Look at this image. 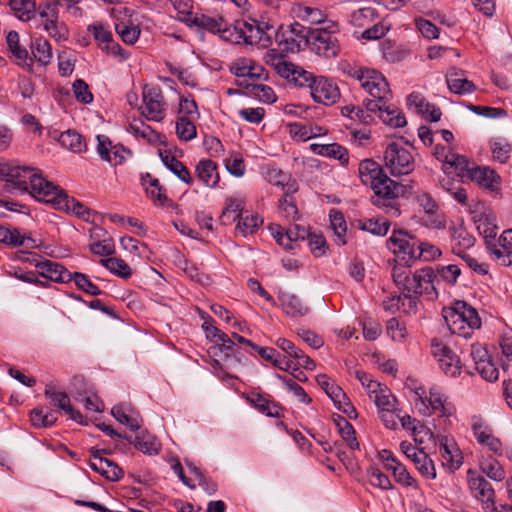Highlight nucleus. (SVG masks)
Wrapping results in <instances>:
<instances>
[{"label":"nucleus","mask_w":512,"mask_h":512,"mask_svg":"<svg viewBox=\"0 0 512 512\" xmlns=\"http://www.w3.org/2000/svg\"><path fill=\"white\" fill-rule=\"evenodd\" d=\"M359 177L364 185L370 186L374 192L372 203L385 209L391 217H398L400 209L396 199L403 192V187L390 179L382 167L372 159H364L359 163Z\"/></svg>","instance_id":"1"},{"label":"nucleus","mask_w":512,"mask_h":512,"mask_svg":"<svg viewBox=\"0 0 512 512\" xmlns=\"http://www.w3.org/2000/svg\"><path fill=\"white\" fill-rule=\"evenodd\" d=\"M4 180L17 192H28L38 201L45 202L51 196L54 183L45 179L41 171L30 166L9 164Z\"/></svg>","instance_id":"2"},{"label":"nucleus","mask_w":512,"mask_h":512,"mask_svg":"<svg viewBox=\"0 0 512 512\" xmlns=\"http://www.w3.org/2000/svg\"><path fill=\"white\" fill-rule=\"evenodd\" d=\"M442 316L450 332L459 337L469 339L482 322L477 310L465 301H455L451 306L442 309Z\"/></svg>","instance_id":"3"},{"label":"nucleus","mask_w":512,"mask_h":512,"mask_svg":"<svg viewBox=\"0 0 512 512\" xmlns=\"http://www.w3.org/2000/svg\"><path fill=\"white\" fill-rule=\"evenodd\" d=\"M278 25L277 21L266 15L253 19L251 23H239L233 28L234 42L239 43L243 40L247 44L266 48L272 44L274 38L282 39L281 34L277 32Z\"/></svg>","instance_id":"4"},{"label":"nucleus","mask_w":512,"mask_h":512,"mask_svg":"<svg viewBox=\"0 0 512 512\" xmlns=\"http://www.w3.org/2000/svg\"><path fill=\"white\" fill-rule=\"evenodd\" d=\"M408 388L413 393L415 407L421 414H438L439 417L449 418L455 413V406L438 386L430 387L428 394L423 386L408 385Z\"/></svg>","instance_id":"5"},{"label":"nucleus","mask_w":512,"mask_h":512,"mask_svg":"<svg viewBox=\"0 0 512 512\" xmlns=\"http://www.w3.org/2000/svg\"><path fill=\"white\" fill-rule=\"evenodd\" d=\"M352 76L361 87L377 102L388 101L392 92L386 78L378 71L368 68L356 69Z\"/></svg>","instance_id":"6"},{"label":"nucleus","mask_w":512,"mask_h":512,"mask_svg":"<svg viewBox=\"0 0 512 512\" xmlns=\"http://www.w3.org/2000/svg\"><path fill=\"white\" fill-rule=\"evenodd\" d=\"M384 162L392 176L408 175L415 169L412 153L397 142H391L386 146Z\"/></svg>","instance_id":"7"},{"label":"nucleus","mask_w":512,"mask_h":512,"mask_svg":"<svg viewBox=\"0 0 512 512\" xmlns=\"http://www.w3.org/2000/svg\"><path fill=\"white\" fill-rule=\"evenodd\" d=\"M141 114L150 121L160 122L165 118L167 103L159 86L146 84L142 90Z\"/></svg>","instance_id":"8"},{"label":"nucleus","mask_w":512,"mask_h":512,"mask_svg":"<svg viewBox=\"0 0 512 512\" xmlns=\"http://www.w3.org/2000/svg\"><path fill=\"white\" fill-rule=\"evenodd\" d=\"M418 240L405 230H393L387 240V248L406 264L411 265L416 261Z\"/></svg>","instance_id":"9"},{"label":"nucleus","mask_w":512,"mask_h":512,"mask_svg":"<svg viewBox=\"0 0 512 512\" xmlns=\"http://www.w3.org/2000/svg\"><path fill=\"white\" fill-rule=\"evenodd\" d=\"M335 31L318 28L313 29L308 36L309 48L319 56L333 58L339 54L340 45Z\"/></svg>","instance_id":"10"},{"label":"nucleus","mask_w":512,"mask_h":512,"mask_svg":"<svg viewBox=\"0 0 512 512\" xmlns=\"http://www.w3.org/2000/svg\"><path fill=\"white\" fill-rule=\"evenodd\" d=\"M51 196L45 200V203L52 204L56 209L71 212L77 217L89 221L91 211L75 198L69 197L66 191L54 184V189L50 191Z\"/></svg>","instance_id":"11"},{"label":"nucleus","mask_w":512,"mask_h":512,"mask_svg":"<svg viewBox=\"0 0 512 512\" xmlns=\"http://www.w3.org/2000/svg\"><path fill=\"white\" fill-rule=\"evenodd\" d=\"M435 272L431 267L415 270L410 277L406 291L414 295H424L434 299L438 293L434 285Z\"/></svg>","instance_id":"12"},{"label":"nucleus","mask_w":512,"mask_h":512,"mask_svg":"<svg viewBox=\"0 0 512 512\" xmlns=\"http://www.w3.org/2000/svg\"><path fill=\"white\" fill-rule=\"evenodd\" d=\"M470 356L474 362L477 372L488 382H495L499 378V370L493 362L485 345L473 343L471 345Z\"/></svg>","instance_id":"13"},{"label":"nucleus","mask_w":512,"mask_h":512,"mask_svg":"<svg viewBox=\"0 0 512 512\" xmlns=\"http://www.w3.org/2000/svg\"><path fill=\"white\" fill-rule=\"evenodd\" d=\"M431 353L437 358L441 370L450 377L460 374V358L452 351L450 347L444 344L440 339L433 338L431 341Z\"/></svg>","instance_id":"14"},{"label":"nucleus","mask_w":512,"mask_h":512,"mask_svg":"<svg viewBox=\"0 0 512 512\" xmlns=\"http://www.w3.org/2000/svg\"><path fill=\"white\" fill-rule=\"evenodd\" d=\"M364 105L368 110L374 111L379 119L386 125L394 128H401L406 125V118L404 114L394 104H387V101L382 103L375 100H364Z\"/></svg>","instance_id":"15"},{"label":"nucleus","mask_w":512,"mask_h":512,"mask_svg":"<svg viewBox=\"0 0 512 512\" xmlns=\"http://www.w3.org/2000/svg\"><path fill=\"white\" fill-rule=\"evenodd\" d=\"M468 484L473 497L481 502L483 509L493 510L495 491L490 482L471 470L468 471Z\"/></svg>","instance_id":"16"},{"label":"nucleus","mask_w":512,"mask_h":512,"mask_svg":"<svg viewBox=\"0 0 512 512\" xmlns=\"http://www.w3.org/2000/svg\"><path fill=\"white\" fill-rule=\"evenodd\" d=\"M403 453L411 459L417 470L427 479L436 478V469L433 460L423 451L417 449L414 445L407 441L400 444Z\"/></svg>","instance_id":"17"},{"label":"nucleus","mask_w":512,"mask_h":512,"mask_svg":"<svg viewBox=\"0 0 512 512\" xmlns=\"http://www.w3.org/2000/svg\"><path fill=\"white\" fill-rule=\"evenodd\" d=\"M97 141V152L101 159L112 165H121L132 154L129 149H126L121 144L113 145L111 140L105 135H97Z\"/></svg>","instance_id":"18"},{"label":"nucleus","mask_w":512,"mask_h":512,"mask_svg":"<svg viewBox=\"0 0 512 512\" xmlns=\"http://www.w3.org/2000/svg\"><path fill=\"white\" fill-rule=\"evenodd\" d=\"M310 93L315 102L326 106L335 104L340 98V91L337 84L333 80L323 76L317 77Z\"/></svg>","instance_id":"19"},{"label":"nucleus","mask_w":512,"mask_h":512,"mask_svg":"<svg viewBox=\"0 0 512 512\" xmlns=\"http://www.w3.org/2000/svg\"><path fill=\"white\" fill-rule=\"evenodd\" d=\"M90 455V468L104 476L107 480L118 481L123 476L122 469L113 461L102 457L99 450L91 448Z\"/></svg>","instance_id":"20"},{"label":"nucleus","mask_w":512,"mask_h":512,"mask_svg":"<svg viewBox=\"0 0 512 512\" xmlns=\"http://www.w3.org/2000/svg\"><path fill=\"white\" fill-rule=\"evenodd\" d=\"M190 26H196L211 33H219L223 39L234 41V30L227 28L221 17L215 18L204 14H195Z\"/></svg>","instance_id":"21"},{"label":"nucleus","mask_w":512,"mask_h":512,"mask_svg":"<svg viewBox=\"0 0 512 512\" xmlns=\"http://www.w3.org/2000/svg\"><path fill=\"white\" fill-rule=\"evenodd\" d=\"M45 396L50 400V403L53 406L63 410L66 414H68L70 419L77 423L83 424L84 417L79 411L72 407L70 404V399L65 392L57 391L53 385H46Z\"/></svg>","instance_id":"22"},{"label":"nucleus","mask_w":512,"mask_h":512,"mask_svg":"<svg viewBox=\"0 0 512 512\" xmlns=\"http://www.w3.org/2000/svg\"><path fill=\"white\" fill-rule=\"evenodd\" d=\"M452 252L455 255H461L462 252L471 248L475 244V237L468 232L462 223L453 224L448 229Z\"/></svg>","instance_id":"23"},{"label":"nucleus","mask_w":512,"mask_h":512,"mask_svg":"<svg viewBox=\"0 0 512 512\" xmlns=\"http://www.w3.org/2000/svg\"><path fill=\"white\" fill-rule=\"evenodd\" d=\"M36 267L43 277L52 281L66 283L72 280V273L55 261L43 260L38 262Z\"/></svg>","instance_id":"24"},{"label":"nucleus","mask_w":512,"mask_h":512,"mask_svg":"<svg viewBox=\"0 0 512 512\" xmlns=\"http://www.w3.org/2000/svg\"><path fill=\"white\" fill-rule=\"evenodd\" d=\"M439 454L442 466L450 473L456 471L462 464V455L454 443H448V440L441 441L439 444Z\"/></svg>","instance_id":"25"},{"label":"nucleus","mask_w":512,"mask_h":512,"mask_svg":"<svg viewBox=\"0 0 512 512\" xmlns=\"http://www.w3.org/2000/svg\"><path fill=\"white\" fill-rule=\"evenodd\" d=\"M471 180L476 181L481 187L491 191L500 189L501 178L496 172L488 167H472L470 170Z\"/></svg>","instance_id":"26"},{"label":"nucleus","mask_w":512,"mask_h":512,"mask_svg":"<svg viewBox=\"0 0 512 512\" xmlns=\"http://www.w3.org/2000/svg\"><path fill=\"white\" fill-rule=\"evenodd\" d=\"M0 243L13 247L23 246L28 249H33L38 246L33 238L21 234L16 228H8L3 225H0Z\"/></svg>","instance_id":"27"},{"label":"nucleus","mask_w":512,"mask_h":512,"mask_svg":"<svg viewBox=\"0 0 512 512\" xmlns=\"http://www.w3.org/2000/svg\"><path fill=\"white\" fill-rule=\"evenodd\" d=\"M312 152L317 155L333 158L340 162L342 166H346L349 163V154L348 150L338 144V143H330V144H316L313 143L310 145Z\"/></svg>","instance_id":"28"},{"label":"nucleus","mask_w":512,"mask_h":512,"mask_svg":"<svg viewBox=\"0 0 512 512\" xmlns=\"http://www.w3.org/2000/svg\"><path fill=\"white\" fill-rule=\"evenodd\" d=\"M112 416L121 424L126 425L131 430H138L141 425V416L130 405H116L111 410Z\"/></svg>","instance_id":"29"},{"label":"nucleus","mask_w":512,"mask_h":512,"mask_svg":"<svg viewBox=\"0 0 512 512\" xmlns=\"http://www.w3.org/2000/svg\"><path fill=\"white\" fill-rule=\"evenodd\" d=\"M278 299L283 311L291 317H301L309 312V308L294 294L280 291Z\"/></svg>","instance_id":"30"},{"label":"nucleus","mask_w":512,"mask_h":512,"mask_svg":"<svg viewBox=\"0 0 512 512\" xmlns=\"http://www.w3.org/2000/svg\"><path fill=\"white\" fill-rule=\"evenodd\" d=\"M371 394L370 399L375 403L379 411H393L395 408L396 399L391 394L390 390L382 384H372L370 386Z\"/></svg>","instance_id":"31"},{"label":"nucleus","mask_w":512,"mask_h":512,"mask_svg":"<svg viewBox=\"0 0 512 512\" xmlns=\"http://www.w3.org/2000/svg\"><path fill=\"white\" fill-rule=\"evenodd\" d=\"M198 179L207 187H215L219 182L217 165L210 159H203L196 165Z\"/></svg>","instance_id":"32"},{"label":"nucleus","mask_w":512,"mask_h":512,"mask_svg":"<svg viewBox=\"0 0 512 512\" xmlns=\"http://www.w3.org/2000/svg\"><path fill=\"white\" fill-rule=\"evenodd\" d=\"M160 157L163 164L181 181H183L187 185L193 184L194 180L190 174V171L181 161L176 159L175 156L165 152L160 153Z\"/></svg>","instance_id":"33"},{"label":"nucleus","mask_w":512,"mask_h":512,"mask_svg":"<svg viewBox=\"0 0 512 512\" xmlns=\"http://www.w3.org/2000/svg\"><path fill=\"white\" fill-rule=\"evenodd\" d=\"M296 190V184L292 183L291 186L286 188L284 195L279 199V213L287 220H295L298 217V209L292 195Z\"/></svg>","instance_id":"34"},{"label":"nucleus","mask_w":512,"mask_h":512,"mask_svg":"<svg viewBox=\"0 0 512 512\" xmlns=\"http://www.w3.org/2000/svg\"><path fill=\"white\" fill-rule=\"evenodd\" d=\"M131 443L136 449L147 455H157L161 449V445L156 437L145 431L138 433Z\"/></svg>","instance_id":"35"},{"label":"nucleus","mask_w":512,"mask_h":512,"mask_svg":"<svg viewBox=\"0 0 512 512\" xmlns=\"http://www.w3.org/2000/svg\"><path fill=\"white\" fill-rule=\"evenodd\" d=\"M31 56L33 61L36 60L42 65H47L52 59V48L50 43L44 37H35L31 40L30 44Z\"/></svg>","instance_id":"36"},{"label":"nucleus","mask_w":512,"mask_h":512,"mask_svg":"<svg viewBox=\"0 0 512 512\" xmlns=\"http://www.w3.org/2000/svg\"><path fill=\"white\" fill-rule=\"evenodd\" d=\"M330 226L334 233V242L338 246H343L347 243L346 233L347 224L343 214L337 210H331L329 214Z\"/></svg>","instance_id":"37"},{"label":"nucleus","mask_w":512,"mask_h":512,"mask_svg":"<svg viewBox=\"0 0 512 512\" xmlns=\"http://www.w3.org/2000/svg\"><path fill=\"white\" fill-rule=\"evenodd\" d=\"M498 244L500 248L495 247L492 249L493 255H495L497 259H502L503 264L506 266L512 264L510 258L512 255V229L503 231L498 239Z\"/></svg>","instance_id":"38"},{"label":"nucleus","mask_w":512,"mask_h":512,"mask_svg":"<svg viewBox=\"0 0 512 512\" xmlns=\"http://www.w3.org/2000/svg\"><path fill=\"white\" fill-rule=\"evenodd\" d=\"M30 421L36 428L51 427L57 421V414L43 406L35 407L30 412Z\"/></svg>","instance_id":"39"},{"label":"nucleus","mask_w":512,"mask_h":512,"mask_svg":"<svg viewBox=\"0 0 512 512\" xmlns=\"http://www.w3.org/2000/svg\"><path fill=\"white\" fill-rule=\"evenodd\" d=\"M244 81L245 80L239 82L238 84L240 86H244L248 90V94L250 96L268 104L274 103L277 100V97L270 86L256 83H244Z\"/></svg>","instance_id":"40"},{"label":"nucleus","mask_w":512,"mask_h":512,"mask_svg":"<svg viewBox=\"0 0 512 512\" xmlns=\"http://www.w3.org/2000/svg\"><path fill=\"white\" fill-rule=\"evenodd\" d=\"M262 224L263 219L258 215L241 216L238 218L235 233L236 235L247 237L254 234Z\"/></svg>","instance_id":"41"},{"label":"nucleus","mask_w":512,"mask_h":512,"mask_svg":"<svg viewBox=\"0 0 512 512\" xmlns=\"http://www.w3.org/2000/svg\"><path fill=\"white\" fill-rule=\"evenodd\" d=\"M10 7L21 21H29L36 16L35 0H10Z\"/></svg>","instance_id":"42"},{"label":"nucleus","mask_w":512,"mask_h":512,"mask_svg":"<svg viewBox=\"0 0 512 512\" xmlns=\"http://www.w3.org/2000/svg\"><path fill=\"white\" fill-rule=\"evenodd\" d=\"M59 142L63 147H66L76 153H81L86 149V144L82 135L73 130H67L61 133Z\"/></svg>","instance_id":"43"},{"label":"nucleus","mask_w":512,"mask_h":512,"mask_svg":"<svg viewBox=\"0 0 512 512\" xmlns=\"http://www.w3.org/2000/svg\"><path fill=\"white\" fill-rule=\"evenodd\" d=\"M358 226L361 230L367 231L376 236H384L387 234L390 223L384 218H369L359 220Z\"/></svg>","instance_id":"44"},{"label":"nucleus","mask_w":512,"mask_h":512,"mask_svg":"<svg viewBox=\"0 0 512 512\" xmlns=\"http://www.w3.org/2000/svg\"><path fill=\"white\" fill-rule=\"evenodd\" d=\"M378 14L375 8L373 7H363L353 11L350 14L349 22L356 27H365L372 23Z\"/></svg>","instance_id":"45"},{"label":"nucleus","mask_w":512,"mask_h":512,"mask_svg":"<svg viewBox=\"0 0 512 512\" xmlns=\"http://www.w3.org/2000/svg\"><path fill=\"white\" fill-rule=\"evenodd\" d=\"M335 424L338 427L342 439L347 443L349 448L353 450L358 449L359 443L356 439L355 430L351 423H349L344 417L338 415L335 419Z\"/></svg>","instance_id":"46"},{"label":"nucleus","mask_w":512,"mask_h":512,"mask_svg":"<svg viewBox=\"0 0 512 512\" xmlns=\"http://www.w3.org/2000/svg\"><path fill=\"white\" fill-rule=\"evenodd\" d=\"M194 120L195 119L178 116L176 121V134L180 140L190 141L196 137L197 130Z\"/></svg>","instance_id":"47"},{"label":"nucleus","mask_w":512,"mask_h":512,"mask_svg":"<svg viewBox=\"0 0 512 512\" xmlns=\"http://www.w3.org/2000/svg\"><path fill=\"white\" fill-rule=\"evenodd\" d=\"M481 471L490 479L500 482L505 479V470L494 458L485 459L480 465Z\"/></svg>","instance_id":"48"},{"label":"nucleus","mask_w":512,"mask_h":512,"mask_svg":"<svg viewBox=\"0 0 512 512\" xmlns=\"http://www.w3.org/2000/svg\"><path fill=\"white\" fill-rule=\"evenodd\" d=\"M100 262L109 271L121 278L127 279L132 275L130 266L122 259L112 257L102 259Z\"/></svg>","instance_id":"49"},{"label":"nucleus","mask_w":512,"mask_h":512,"mask_svg":"<svg viewBox=\"0 0 512 512\" xmlns=\"http://www.w3.org/2000/svg\"><path fill=\"white\" fill-rule=\"evenodd\" d=\"M296 15L299 19L309 24H320L325 21L326 14L318 9L309 6H300L297 8Z\"/></svg>","instance_id":"50"},{"label":"nucleus","mask_w":512,"mask_h":512,"mask_svg":"<svg viewBox=\"0 0 512 512\" xmlns=\"http://www.w3.org/2000/svg\"><path fill=\"white\" fill-rule=\"evenodd\" d=\"M128 131L134 136L141 137L148 142H155L159 138L156 131L140 120L130 123Z\"/></svg>","instance_id":"51"},{"label":"nucleus","mask_w":512,"mask_h":512,"mask_svg":"<svg viewBox=\"0 0 512 512\" xmlns=\"http://www.w3.org/2000/svg\"><path fill=\"white\" fill-rule=\"evenodd\" d=\"M490 148L493 158L500 163H506L510 157L511 145L504 139L496 138L491 140Z\"/></svg>","instance_id":"52"},{"label":"nucleus","mask_w":512,"mask_h":512,"mask_svg":"<svg viewBox=\"0 0 512 512\" xmlns=\"http://www.w3.org/2000/svg\"><path fill=\"white\" fill-rule=\"evenodd\" d=\"M444 163L446 166L454 168L458 175L464 176L467 172V175L470 176L472 167H469V161L464 156L449 153L445 156Z\"/></svg>","instance_id":"53"},{"label":"nucleus","mask_w":512,"mask_h":512,"mask_svg":"<svg viewBox=\"0 0 512 512\" xmlns=\"http://www.w3.org/2000/svg\"><path fill=\"white\" fill-rule=\"evenodd\" d=\"M171 3L177 11V18L188 26L191 25V20L194 18L192 0H172Z\"/></svg>","instance_id":"54"},{"label":"nucleus","mask_w":512,"mask_h":512,"mask_svg":"<svg viewBox=\"0 0 512 512\" xmlns=\"http://www.w3.org/2000/svg\"><path fill=\"white\" fill-rule=\"evenodd\" d=\"M447 85L451 92L458 95L470 94L477 89L476 85L466 77L450 78Z\"/></svg>","instance_id":"55"},{"label":"nucleus","mask_w":512,"mask_h":512,"mask_svg":"<svg viewBox=\"0 0 512 512\" xmlns=\"http://www.w3.org/2000/svg\"><path fill=\"white\" fill-rule=\"evenodd\" d=\"M10 53L11 59L16 65L20 66L21 68L27 71H32L33 58L29 55L26 48L20 45L19 47L10 50Z\"/></svg>","instance_id":"56"},{"label":"nucleus","mask_w":512,"mask_h":512,"mask_svg":"<svg viewBox=\"0 0 512 512\" xmlns=\"http://www.w3.org/2000/svg\"><path fill=\"white\" fill-rule=\"evenodd\" d=\"M474 221L477 224V229L486 235V237H493L496 235L494 219L490 213L482 212L474 216Z\"/></svg>","instance_id":"57"},{"label":"nucleus","mask_w":512,"mask_h":512,"mask_svg":"<svg viewBox=\"0 0 512 512\" xmlns=\"http://www.w3.org/2000/svg\"><path fill=\"white\" fill-rule=\"evenodd\" d=\"M72 280L78 289L87 294L98 296L102 293L100 288L92 283L85 274L79 272L72 273Z\"/></svg>","instance_id":"58"},{"label":"nucleus","mask_w":512,"mask_h":512,"mask_svg":"<svg viewBox=\"0 0 512 512\" xmlns=\"http://www.w3.org/2000/svg\"><path fill=\"white\" fill-rule=\"evenodd\" d=\"M367 474L369 477V482L372 486L378 487L382 490H389L392 488V483L389 477L382 473L378 468L370 467L367 470Z\"/></svg>","instance_id":"59"},{"label":"nucleus","mask_w":512,"mask_h":512,"mask_svg":"<svg viewBox=\"0 0 512 512\" xmlns=\"http://www.w3.org/2000/svg\"><path fill=\"white\" fill-rule=\"evenodd\" d=\"M472 431L478 443L483 445L493 435L492 430L484 421L477 416L472 418Z\"/></svg>","instance_id":"60"},{"label":"nucleus","mask_w":512,"mask_h":512,"mask_svg":"<svg viewBox=\"0 0 512 512\" xmlns=\"http://www.w3.org/2000/svg\"><path fill=\"white\" fill-rule=\"evenodd\" d=\"M416 260L423 259L425 261H432L440 257L442 252L435 245L429 242H420L417 244Z\"/></svg>","instance_id":"61"},{"label":"nucleus","mask_w":512,"mask_h":512,"mask_svg":"<svg viewBox=\"0 0 512 512\" xmlns=\"http://www.w3.org/2000/svg\"><path fill=\"white\" fill-rule=\"evenodd\" d=\"M266 180L274 185V186H281L283 188L285 187H289L291 186L292 184H289V181H290V176L283 172L282 170H280L279 168H276V167H269L266 171Z\"/></svg>","instance_id":"62"},{"label":"nucleus","mask_w":512,"mask_h":512,"mask_svg":"<svg viewBox=\"0 0 512 512\" xmlns=\"http://www.w3.org/2000/svg\"><path fill=\"white\" fill-rule=\"evenodd\" d=\"M72 88L77 101L83 104H90L93 101V94L91 93L88 84L84 80H75L73 82Z\"/></svg>","instance_id":"63"},{"label":"nucleus","mask_w":512,"mask_h":512,"mask_svg":"<svg viewBox=\"0 0 512 512\" xmlns=\"http://www.w3.org/2000/svg\"><path fill=\"white\" fill-rule=\"evenodd\" d=\"M307 240L311 252L316 257H321L326 254L328 246L323 235L310 232Z\"/></svg>","instance_id":"64"}]
</instances>
